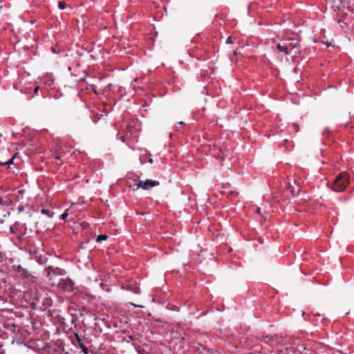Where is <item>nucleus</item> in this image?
<instances>
[{
	"label": "nucleus",
	"instance_id": "2eb2a0df",
	"mask_svg": "<svg viewBox=\"0 0 354 354\" xmlns=\"http://www.w3.org/2000/svg\"><path fill=\"white\" fill-rule=\"evenodd\" d=\"M19 155V153H15L12 157L11 158H10L7 161H4V162H0V166H7L8 167H10V165H18L17 162H15V160L17 158V157Z\"/></svg>",
	"mask_w": 354,
	"mask_h": 354
},
{
	"label": "nucleus",
	"instance_id": "0eeeda50",
	"mask_svg": "<svg viewBox=\"0 0 354 354\" xmlns=\"http://www.w3.org/2000/svg\"><path fill=\"white\" fill-rule=\"evenodd\" d=\"M10 232L12 234L15 235L18 243H21L25 235V232H22L20 229V225L18 222H15L10 227Z\"/></svg>",
	"mask_w": 354,
	"mask_h": 354
},
{
	"label": "nucleus",
	"instance_id": "a878e982",
	"mask_svg": "<svg viewBox=\"0 0 354 354\" xmlns=\"http://www.w3.org/2000/svg\"><path fill=\"white\" fill-rule=\"evenodd\" d=\"M58 8L60 10H64L66 8V3L64 1H59L58 2Z\"/></svg>",
	"mask_w": 354,
	"mask_h": 354
},
{
	"label": "nucleus",
	"instance_id": "aec40b11",
	"mask_svg": "<svg viewBox=\"0 0 354 354\" xmlns=\"http://www.w3.org/2000/svg\"><path fill=\"white\" fill-rule=\"evenodd\" d=\"M52 304L53 301L49 297L45 296L42 298V305L44 309H47L48 307L52 306Z\"/></svg>",
	"mask_w": 354,
	"mask_h": 354
},
{
	"label": "nucleus",
	"instance_id": "412c9836",
	"mask_svg": "<svg viewBox=\"0 0 354 354\" xmlns=\"http://www.w3.org/2000/svg\"><path fill=\"white\" fill-rule=\"evenodd\" d=\"M103 117L102 114H100L98 113H93L92 115L91 116V120L93 123H97L98 121H100L102 118Z\"/></svg>",
	"mask_w": 354,
	"mask_h": 354
},
{
	"label": "nucleus",
	"instance_id": "a19ab883",
	"mask_svg": "<svg viewBox=\"0 0 354 354\" xmlns=\"http://www.w3.org/2000/svg\"><path fill=\"white\" fill-rule=\"evenodd\" d=\"M148 162L149 163L152 164L153 163V159L152 158H149Z\"/></svg>",
	"mask_w": 354,
	"mask_h": 354
},
{
	"label": "nucleus",
	"instance_id": "7c9ffc66",
	"mask_svg": "<svg viewBox=\"0 0 354 354\" xmlns=\"http://www.w3.org/2000/svg\"><path fill=\"white\" fill-rule=\"evenodd\" d=\"M24 209V207L23 205H19L17 207V211L19 213H21V212H23Z\"/></svg>",
	"mask_w": 354,
	"mask_h": 354
},
{
	"label": "nucleus",
	"instance_id": "6e6552de",
	"mask_svg": "<svg viewBox=\"0 0 354 354\" xmlns=\"http://www.w3.org/2000/svg\"><path fill=\"white\" fill-rule=\"evenodd\" d=\"M159 181L153 180H135V185L137 188H142V189H149L150 187H153L159 185Z\"/></svg>",
	"mask_w": 354,
	"mask_h": 354
},
{
	"label": "nucleus",
	"instance_id": "a211bd4d",
	"mask_svg": "<svg viewBox=\"0 0 354 354\" xmlns=\"http://www.w3.org/2000/svg\"><path fill=\"white\" fill-rule=\"evenodd\" d=\"M40 212L41 214L46 216L50 218H52L55 215V212H53L52 208L42 207L40 209Z\"/></svg>",
	"mask_w": 354,
	"mask_h": 354
},
{
	"label": "nucleus",
	"instance_id": "4be33fe9",
	"mask_svg": "<svg viewBox=\"0 0 354 354\" xmlns=\"http://www.w3.org/2000/svg\"><path fill=\"white\" fill-rule=\"evenodd\" d=\"M108 239V236L106 234H100L97 236L96 241L101 242L102 241H106Z\"/></svg>",
	"mask_w": 354,
	"mask_h": 354
},
{
	"label": "nucleus",
	"instance_id": "c756f323",
	"mask_svg": "<svg viewBox=\"0 0 354 354\" xmlns=\"http://www.w3.org/2000/svg\"><path fill=\"white\" fill-rule=\"evenodd\" d=\"M225 43L227 44H232L233 41H232V37L231 36H229L226 41H225Z\"/></svg>",
	"mask_w": 354,
	"mask_h": 354
},
{
	"label": "nucleus",
	"instance_id": "1a4fd4ad",
	"mask_svg": "<svg viewBox=\"0 0 354 354\" xmlns=\"http://www.w3.org/2000/svg\"><path fill=\"white\" fill-rule=\"evenodd\" d=\"M28 347L37 353H39L45 350L46 348H49L50 346L48 343H46L43 341H38L28 342Z\"/></svg>",
	"mask_w": 354,
	"mask_h": 354
},
{
	"label": "nucleus",
	"instance_id": "bb28decb",
	"mask_svg": "<svg viewBox=\"0 0 354 354\" xmlns=\"http://www.w3.org/2000/svg\"><path fill=\"white\" fill-rule=\"evenodd\" d=\"M294 183L295 185H297L299 187H300L301 186V184L303 183V181H301V180L300 178H298V179L295 178Z\"/></svg>",
	"mask_w": 354,
	"mask_h": 354
},
{
	"label": "nucleus",
	"instance_id": "dca6fc26",
	"mask_svg": "<svg viewBox=\"0 0 354 354\" xmlns=\"http://www.w3.org/2000/svg\"><path fill=\"white\" fill-rule=\"evenodd\" d=\"M122 289L127 290L128 291L132 292L134 294H140V289L138 286L136 285L132 284H127L125 286H122Z\"/></svg>",
	"mask_w": 354,
	"mask_h": 354
},
{
	"label": "nucleus",
	"instance_id": "f03ea898",
	"mask_svg": "<svg viewBox=\"0 0 354 354\" xmlns=\"http://www.w3.org/2000/svg\"><path fill=\"white\" fill-rule=\"evenodd\" d=\"M265 344L273 348H278L280 346L290 344L292 338L289 336L283 337L281 335L262 336Z\"/></svg>",
	"mask_w": 354,
	"mask_h": 354
},
{
	"label": "nucleus",
	"instance_id": "c85d7f7f",
	"mask_svg": "<svg viewBox=\"0 0 354 354\" xmlns=\"http://www.w3.org/2000/svg\"><path fill=\"white\" fill-rule=\"evenodd\" d=\"M90 87L92 89V91L95 93H97V86L95 85V84H91L90 85Z\"/></svg>",
	"mask_w": 354,
	"mask_h": 354
},
{
	"label": "nucleus",
	"instance_id": "9d476101",
	"mask_svg": "<svg viewBox=\"0 0 354 354\" xmlns=\"http://www.w3.org/2000/svg\"><path fill=\"white\" fill-rule=\"evenodd\" d=\"M188 54L192 57H196L198 61H202L205 59V51L203 49H192L188 51Z\"/></svg>",
	"mask_w": 354,
	"mask_h": 354
},
{
	"label": "nucleus",
	"instance_id": "5701e85b",
	"mask_svg": "<svg viewBox=\"0 0 354 354\" xmlns=\"http://www.w3.org/2000/svg\"><path fill=\"white\" fill-rule=\"evenodd\" d=\"M120 132L118 130V135H117L118 139L121 140L122 142H125L126 136L127 135V133H126L124 135H122V136H120Z\"/></svg>",
	"mask_w": 354,
	"mask_h": 354
},
{
	"label": "nucleus",
	"instance_id": "f257e3e1",
	"mask_svg": "<svg viewBox=\"0 0 354 354\" xmlns=\"http://www.w3.org/2000/svg\"><path fill=\"white\" fill-rule=\"evenodd\" d=\"M299 46V39L297 37H288L281 39L276 48L285 55H289Z\"/></svg>",
	"mask_w": 354,
	"mask_h": 354
},
{
	"label": "nucleus",
	"instance_id": "20e7f679",
	"mask_svg": "<svg viewBox=\"0 0 354 354\" xmlns=\"http://www.w3.org/2000/svg\"><path fill=\"white\" fill-rule=\"evenodd\" d=\"M348 179L346 174H340L337 176L332 184V190L335 192H342L345 190L348 185Z\"/></svg>",
	"mask_w": 354,
	"mask_h": 354
},
{
	"label": "nucleus",
	"instance_id": "39448f33",
	"mask_svg": "<svg viewBox=\"0 0 354 354\" xmlns=\"http://www.w3.org/2000/svg\"><path fill=\"white\" fill-rule=\"evenodd\" d=\"M12 270L15 273L16 277L21 280H29L33 278L32 274L19 263H15L11 267Z\"/></svg>",
	"mask_w": 354,
	"mask_h": 354
},
{
	"label": "nucleus",
	"instance_id": "79ce46f5",
	"mask_svg": "<svg viewBox=\"0 0 354 354\" xmlns=\"http://www.w3.org/2000/svg\"><path fill=\"white\" fill-rule=\"evenodd\" d=\"M293 126L297 128V130L298 129V125L297 124H294Z\"/></svg>",
	"mask_w": 354,
	"mask_h": 354
},
{
	"label": "nucleus",
	"instance_id": "e433bc0d",
	"mask_svg": "<svg viewBox=\"0 0 354 354\" xmlns=\"http://www.w3.org/2000/svg\"><path fill=\"white\" fill-rule=\"evenodd\" d=\"M52 51L55 53H57L58 52H59L60 50H59L58 51L56 50L55 48H52Z\"/></svg>",
	"mask_w": 354,
	"mask_h": 354
},
{
	"label": "nucleus",
	"instance_id": "c03bdc74",
	"mask_svg": "<svg viewBox=\"0 0 354 354\" xmlns=\"http://www.w3.org/2000/svg\"><path fill=\"white\" fill-rule=\"evenodd\" d=\"M325 44H326L328 46H329V44H328V43L326 42Z\"/></svg>",
	"mask_w": 354,
	"mask_h": 354
},
{
	"label": "nucleus",
	"instance_id": "b1692460",
	"mask_svg": "<svg viewBox=\"0 0 354 354\" xmlns=\"http://www.w3.org/2000/svg\"><path fill=\"white\" fill-rule=\"evenodd\" d=\"M68 209L64 210V212L60 215L59 218L61 220H65L68 216Z\"/></svg>",
	"mask_w": 354,
	"mask_h": 354
},
{
	"label": "nucleus",
	"instance_id": "ddd939ff",
	"mask_svg": "<svg viewBox=\"0 0 354 354\" xmlns=\"http://www.w3.org/2000/svg\"><path fill=\"white\" fill-rule=\"evenodd\" d=\"M4 194V189L0 187V210L2 211H5L10 205L8 201L3 199Z\"/></svg>",
	"mask_w": 354,
	"mask_h": 354
},
{
	"label": "nucleus",
	"instance_id": "ea45409f",
	"mask_svg": "<svg viewBox=\"0 0 354 354\" xmlns=\"http://www.w3.org/2000/svg\"><path fill=\"white\" fill-rule=\"evenodd\" d=\"M4 256V252H0V257H3Z\"/></svg>",
	"mask_w": 354,
	"mask_h": 354
},
{
	"label": "nucleus",
	"instance_id": "7ed1b4c3",
	"mask_svg": "<svg viewBox=\"0 0 354 354\" xmlns=\"http://www.w3.org/2000/svg\"><path fill=\"white\" fill-rule=\"evenodd\" d=\"M44 275L48 279L52 286H55L58 279L57 277L64 276L66 274V271L61 268L48 266L44 270Z\"/></svg>",
	"mask_w": 354,
	"mask_h": 354
},
{
	"label": "nucleus",
	"instance_id": "393cba45",
	"mask_svg": "<svg viewBox=\"0 0 354 354\" xmlns=\"http://www.w3.org/2000/svg\"><path fill=\"white\" fill-rule=\"evenodd\" d=\"M100 287L105 290L106 292H110L111 288H109L107 285L104 284L102 283H100Z\"/></svg>",
	"mask_w": 354,
	"mask_h": 354
},
{
	"label": "nucleus",
	"instance_id": "72a5a7b5",
	"mask_svg": "<svg viewBox=\"0 0 354 354\" xmlns=\"http://www.w3.org/2000/svg\"><path fill=\"white\" fill-rule=\"evenodd\" d=\"M256 212L259 214H261V207H258L256 210Z\"/></svg>",
	"mask_w": 354,
	"mask_h": 354
},
{
	"label": "nucleus",
	"instance_id": "f8f14e48",
	"mask_svg": "<svg viewBox=\"0 0 354 354\" xmlns=\"http://www.w3.org/2000/svg\"><path fill=\"white\" fill-rule=\"evenodd\" d=\"M330 3L334 11H339L345 8L344 0H330Z\"/></svg>",
	"mask_w": 354,
	"mask_h": 354
},
{
	"label": "nucleus",
	"instance_id": "4468645a",
	"mask_svg": "<svg viewBox=\"0 0 354 354\" xmlns=\"http://www.w3.org/2000/svg\"><path fill=\"white\" fill-rule=\"evenodd\" d=\"M73 344L75 345V346L76 348H80L82 352L84 354H88L89 353V350L86 346V345L84 344V340L83 339H80V342H73Z\"/></svg>",
	"mask_w": 354,
	"mask_h": 354
},
{
	"label": "nucleus",
	"instance_id": "c9c22d12",
	"mask_svg": "<svg viewBox=\"0 0 354 354\" xmlns=\"http://www.w3.org/2000/svg\"><path fill=\"white\" fill-rule=\"evenodd\" d=\"M131 305L133 306H134V307H136V308H140V307H142L141 306L136 305V304H133V303H131Z\"/></svg>",
	"mask_w": 354,
	"mask_h": 354
},
{
	"label": "nucleus",
	"instance_id": "cd10ccee",
	"mask_svg": "<svg viewBox=\"0 0 354 354\" xmlns=\"http://www.w3.org/2000/svg\"><path fill=\"white\" fill-rule=\"evenodd\" d=\"M73 335H74V337H75V341H74L73 342H80V339H83V338H82V337H80V336L79 335V334H78L77 333H76V332H75V333H73Z\"/></svg>",
	"mask_w": 354,
	"mask_h": 354
},
{
	"label": "nucleus",
	"instance_id": "37998d69",
	"mask_svg": "<svg viewBox=\"0 0 354 354\" xmlns=\"http://www.w3.org/2000/svg\"><path fill=\"white\" fill-rule=\"evenodd\" d=\"M325 321H326V318H323L322 319V322H324Z\"/></svg>",
	"mask_w": 354,
	"mask_h": 354
},
{
	"label": "nucleus",
	"instance_id": "f704fd0d",
	"mask_svg": "<svg viewBox=\"0 0 354 354\" xmlns=\"http://www.w3.org/2000/svg\"><path fill=\"white\" fill-rule=\"evenodd\" d=\"M0 354H5L4 351L2 348V346L0 345Z\"/></svg>",
	"mask_w": 354,
	"mask_h": 354
},
{
	"label": "nucleus",
	"instance_id": "6ab92c4d",
	"mask_svg": "<svg viewBox=\"0 0 354 354\" xmlns=\"http://www.w3.org/2000/svg\"><path fill=\"white\" fill-rule=\"evenodd\" d=\"M35 259L36 261L41 265L46 264L48 261V258L45 255H42L40 254H36Z\"/></svg>",
	"mask_w": 354,
	"mask_h": 354
},
{
	"label": "nucleus",
	"instance_id": "473e14b6",
	"mask_svg": "<svg viewBox=\"0 0 354 354\" xmlns=\"http://www.w3.org/2000/svg\"><path fill=\"white\" fill-rule=\"evenodd\" d=\"M40 87L39 86H37L36 87L34 88V90H33V93L34 94H36L38 91L39 90Z\"/></svg>",
	"mask_w": 354,
	"mask_h": 354
},
{
	"label": "nucleus",
	"instance_id": "a18cd8bd",
	"mask_svg": "<svg viewBox=\"0 0 354 354\" xmlns=\"http://www.w3.org/2000/svg\"><path fill=\"white\" fill-rule=\"evenodd\" d=\"M65 354H68V353H66Z\"/></svg>",
	"mask_w": 354,
	"mask_h": 354
},
{
	"label": "nucleus",
	"instance_id": "423d86ee",
	"mask_svg": "<svg viewBox=\"0 0 354 354\" xmlns=\"http://www.w3.org/2000/svg\"><path fill=\"white\" fill-rule=\"evenodd\" d=\"M55 286L65 292H72L74 290L75 283L68 277L59 278Z\"/></svg>",
	"mask_w": 354,
	"mask_h": 354
},
{
	"label": "nucleus",
	"instance_id": "4c0bfd02",
	"mask_svg": "<svg viewBox=\"0 0 354 354\" xmlns=\"http://www.w3.org/2000/svg\"><path fill=\"white\" fill-rule=\"evenodd\" d=\"M179 125H185V123L183 122V121H180L179 123H178Z\"/></svg>",
	"mask_w": 354,
	"mask_h": 354
},
{
	"label": "nucleus",
	"instance_id": "58836bf2",
	"mask_svg": "<svg viewBox=\"0 0 354 354\" xmlns=\"http://www.w3.org/2000/svg\"><path fill=\"white\" fill-rule=\"evenodd\" d=\"M329 132V131L326 129L324 131H323V134H325V133H328Z\"/></svg>",
	"mask_w": 354,
	"mask_h": 354
},
{
	"label": "nucleus",
	"instance_id": "f3484780",
	"mask_svg": "<svg viewBox=\"0 0 354 354\" xmlns=\"http://www.w3.org/2000/svg\"><path fill=\"white\" fill-rule=\"evenodd\" d=\"M284 346V348H277L275 351L272 350L271 353L274 354H290V352H292V348L288 345Z\"/></svg>",
	"mask_w": 354,
	"mask_h": 354
},
{
	"label": "nucleus",
	"instance_id": "9b49d317",
	"mask_svg": "<svg viewBox=\"0 0 354 354\" xmlns=\"http://www.w3.org/2000/svg\"><path fill=\"white\" fill-rule=\"evenodd\" d=\"M41 84L47 86L48 89L55 88V79L52 75H46L41 79Z\"/></svg>",
	"mask_w": 354,
	"mask_h": 354
},
{
	"label": "nucleus",
	"instance_id": "2f4dec72",
	"mask_svg": "<svg viewBox=\"0 0 354 354\" xmlns=\"http://www.w3.org/2000/svg\"><path fill=\"white\" fill-rule=\"evenodd\" d=\"M71 322H72L73 324L75 325V326H76L77 321H76V317L74 315H73V318H72Z\"/></svg>",
	"mask_w": 354,
	"mask_h": 354
}]
</instances>
